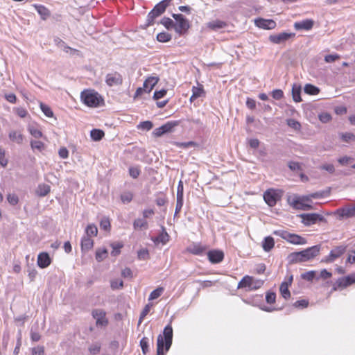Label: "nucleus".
Returning a JSON list of instances; mask_svg holds the SVG:
<instances>
[{"label":"nucleus","mask_w":355,"mask_h":355,"mask_svg":"<svg viewBox=\"0 0 355 355\" xmlns=\"http://www.w3.org/2000/svg\"><path fill=\"white\" fill-rule=\"evenodd\" d=\"M274 234L281 237L287 242L293 245H305L306 240L301 236L291 233L285 230H277L274 232Z\"/></svg>","instance_id":"7ed1b4c3"},{"label":"nucleus","mask_w":355,"mask_h":355,"mask_svg":"<svg viewBox=\"0 0 355 355\" xmlns=\"http://www.w3.org/2000/svg\"><path fill=\"white\" fill-rule=\"evenodd\" d=\"M320 249L319 245H314L302 251L297 252V256H300L301 260L304 262L316 257L319 254Z\"/></svg>","instance_id":"9b49d317"},{"label":"nucleus","mask_w":355,"mask_h":355,"mask_svg":"<svg viewBox=\"0 0 355 355\" xmlns=\"http://www.w3.org/2000/svg\"><path fill=\"white\" fill-rule=\"evenodd\" d=\"M153 241L154 242L165 244L168 241V234L164 231Z\"/></svg>","instance_id":"a18cd8bd"},{"label":"nucleus","mask_w":355,"mask_h":355,"mask_svg":"<svg viewBox=\"0 0 355 355\" xmlns=\"http://www.w3.org/2000/svg\"><path fill=\"white\" fill-rule=\"evenodd\" d=\"M38 14L42 17L43 19H45L47 17L49 16V10L42 5H35L34 6Z\"/></svg>","instance_id":"7c9ffc66"},{"label":"nucleus","mask_w":355,"mask_h":355,"mask_svg":"<svg viewBox=\"0 0 355 355\" xmlns=\"http://www.w3.org/2000/svg\"><path fill=\"white\" fill-rule=\"evenodd\" d=\"M280 197L279 192L275 189H268L263 194L264 200L270 207L275 206Z\"/></svg>","instance_id":"ddd939ff"},{"label":"nucleus","mask_w":355,"mask_h":355,"mask_svg":"<svg viewBox=\"0 0 355 355\" xmlns=\"http://www.w3.org/2000/svg\"><path fill=\"white\" fill-rule=\"evenodd\" d=\"M166 94V89H161L159 91H155L153 95V98L155 100H158L163 98Z\"/></svg>","instance_id":"69168bd1"},{"label":"nucleus","mask_w":355,"mask_h":355,"mask_svg":"<svg viewBox=\"0 0 355 355\" xmlns=\"http://www.w3.org/2000/svg\"><path fill=\"white\" fill-rule=\"evenodd\" d=\"M133 195L130 192H125L121 195V200L123 203H129L132 201Z\"/></svg>","instance_id":"8fccbe9b"},{"label":"nucleus","mask_w":355,"mask_h":355,"mask_svg":"<svg viewBox=\"0 0 355 355\" xmlns=\"http://www.w3.org/2000/svg\"><path fill=\"white\" fill-rule=\"evenodd\" d=\"M7 200L8 201V202L12 205H15L18 203L19 202V198L17 196V195L15 194H13V193H10L7 196Z\"/></svg>","instance_id":"13d9d810"},{"label":"nucleus","mask_w":355,"mask_h":355,"mask_svg":"<svg viewBox=\"0 0 355 355\" xmlns=\"http://www.w3.org/2000/svg\"><path fill=\"white\" fill-rule=\"evenodd\" d=\"M164 290L163 287H158L155 290L153 291L149 295L148 300H154L160 297L163 293Z\"/></svg>","instance_id":"4c0bfd02"},{"label":"nucleus","mask_w":355,"mask_h":355,"mask_svg":"<svg viewBox=\"0 0 355 355\" xmlns=\"http://www.w3.org/2000/svg\"><path fill=\"white\" fill-rule=\"evenodd\" d=\"M153 125L151 121H146L141 122L138 125L137 128L139 129H142L144 130H150L153 128Z\"/></svg>","instance_id":"09e8293b"},{"label":"nucleus","mask_w":355,"mask_h":355,"mask_svg":"<svg viewBox=\"0 0 355 355\" xmlns=\"http://www.w3.org/2000/svg\"><path fill=\"white\" fill-rule=\"evenodd\" d=\"M8 164V160L5 158V150L0 148V164L5 167Z\"/></svg>","instance_id":"e2e57ef3"},{"label":"nucleus","mask_w":355,"mask_h":355,"mask_svg":"<svg viewBox=\"0 0 355 355\" xmlns=\"http://www.w3.org/2000/svg\"><path fill=\"white\" fill-rule=\"evenodd\" d=\"M346 247L344 245H339L331 250L329 256L323 259V261L327 263H331L336 259L339 258L342 254L345 253Z\"/></svg>","instance_id":"2eb2a0df"},{"label":"nucleus","mask_w":355,"mask_h":355,"mask_svg":"<svg viewBox=\"0 0 355 355\" xmlns=\"http://www.w3.org/2000/svg\"><path fill=\"white\" fill-rule=\"evenodd\" d=\"M80 97L83 103L89 107H97L103 101L98 93L92 89L82 92Z\"/></svg>","instance_id":"f03ea898"},{"label":"nucleus","mask_w":355,"mask_h":355,"mask_svg":"<svg viewBox=\"0 0 355 355\" xmlns=\"http://www.w3.org/2000/svg\"><path fill=\"white\" fill-rule=\"evenodd\" d=\"M90 136L94 141H100L104 136V132L98 129H94L91 131Z\"/></svg>","instance_id":"c9c22d12"},{"label":"nucleus","mask_w":355,"mask_h":355,"mask_svg":"<svg viewBox=\"0 0 355 355\" xmlns=\"http://www.w3.org/2000/svg\"><path fill=\"white\" fill-rule=\"evenodd\" d=\"M353 161V158L348 156H344L338 159L339 164L342 166H346Z\"/></svg>","instance_id":"052dcab7"},{"label":"nucleus","mask_w":355,"mask_h":355,"mask_svg":"<svg viewBox=\"0 0 355 355\" xmlns=\"http://www.w3.org/2000/svg\"><path fill=\"white\" fill-rule=\"evenodd\" d=\"M300 93H301L300 86L294 85L292 88V96H293V98L294 101H295V102L302 101Z\"/></svg>","instance_id":"c756f323"},{"label":"nucleus","mask_w":355,"mask_h":355,"mask_svg":"<svg viewBox=\"0 0 355 355\" xmlns=\"http://www.w3.org/2000/svg\"><path fill=\"white\" fill-rule=\"evenodd\" d=\"M158 81V76H150L146 78L143 84V87H139L136 90L135 97L141 96L144 92L150 93Z\"/></svg>","instance_id":"6e6552de"},{"label":"nucleus","mask_w":355,"mask_h":355,"mask_svg":"<svg viewBox=\"0 0 355 355\" xmlns=\"http://www.w3.org/2000/svg\"><path fill=\"white\" fill-rule=\"evenodd\" d=\"M300 216L302 218V222L306 226H310L318 222L325 221V218L322 215L316 213L302 214Z\"/></svg>","instance_id":"9d476101"},{"label":"nucleus","mask_w":355,"mask_h":355,"mask_svg":"<svg viewBox=\"0 0 355 355\" xmlns=\"http://www.w3.org/2000/svg\"><path fill=\"white\" fill-rule=\"evenodd\" d=\"M208 259L212 263H220L224 258V254L220 250H211L207 254Z\"/></svg>","instance_id":"412c9836"},{"label":"nucleus","mask_w":355,"mask_h":355,"mask_svg":"<svg viewBox=\"0 0 355 355\" xmlns=\"http://www.w3.org/2000/svg\"><path fill=\"white\" fill-rule=\"evenodd\" d=\"M254 23L257 27L266 30L274 29L276 27V22L272 19L259 18L255 19Z\"/></svg>","instance_id":"dca6fc26"},{"label":"nucleus","mask_w":355,"mask_h":355,"mask_svg":"<svg viewBox=\"0 0 355 355\" xmlns=\"http://www.w3.org/2000/svg\"><path fill=\"white\" fill-rule=\"evenodd\" d=\"M51 191V187L48 184H39L37 189V194L39 196L44 197L46 196Z\"/></svg>","instance_id":"c85d7f7f"},{"label":"nucleus","mask_w":355,"mask_h":355,"mask_svg":"<svg viewBox=\"0 0 355 355\" xmlns=\"http://www.w3.org/2000/svg\"><path fill=\"white\" fill-rule=\"evenodd\" d=\"M8 137L12 142L21 144L24 140V136L19 130H10L8 133Z\"/></svg>","instance_id":"b1692460"},{"label":"nucleus","mask_w":355,"mask_h":355,"mask_svg":"<svg viewBox=\"0 0 355 355\" xmlns=\"http://www.w3.org/2000/svg\"><path fill=\"white\" fill-rule=\"evenodd\" d=\"M354 283H355V273L340 278L337 281L338 286L340 288H346Z\"/></svg>","instance_id":"aec40b11"},{"label":"nucleus","mask_w":355,"mask_h":355,"mask_svg":"<svg viewBox=\"0 0 355 355\" xmlns=\"http://www.w3.org/2000/svg\"><path fill=\"white\" fill-rule=\"evenodd\" d=\"M140 346L143 354H146L149 351L148 338L144 337L140 340Z\"/></svg>","instance_id":"37998d69"},{"label":"nucleus","mask_w":355,"mask_h":355,"mask_svg":"<svg viewBox=\"0 0 355 355\" xmlns=\"http://www.w3.org/2000/svg\"><path fill=\"white\" fill-rule=\"evenodd\" d=\"M284 96V93L281 89H275L272 92V96L276 100H280Z\"/></svg>","instance_id":"0e129e2a"},{"label":"nucleus","mask_w":355,"mask_h":355,"mask_svg":"<svg viewBox=\"0 0 355 355\" xmlns=\"http://www.w3.org/2000/svg\"><path fill=\"white\" fill-rule=\"evenodd\" d=\"M94 241L88 236H83L81 240V249L83 251H89L93 247Z\"/></svg>","instance_id":"393cba45"},{"label":"nucleus","mask_w":355,"mask_h":355,"mask_svg":"<svg viewBox=\"0 0 355 355\" xmlns=\"http://www.w3.org/2000/svg\"><path fill=\"white\" fill-rule=\"evenodd\" d=\"M315 276V271H309L301 275L302 279L307 281H312L314 279Z\"/></svg>","instance_id":"864d4df0"},{"label":"nucleus","mask_w":355,"mask_h":355,"mask_svg":"<svg viewBox=\"0 0 355 355\" xmlns=\"http://www.w3.org/2000/svg\"><path fill=\"white\" fill-rule=\"evenodd\" d=\"M129 174L132 178H134V179L137 178L140 174V170L138 167H134V166L130 167L129 168Z\"/></svg>","instance_id":"4d7b16f0"},{"label":"nucleus","mask_w":355,"mask_h":355,"mask_svg":"<svg viewBox=\"0 0 355 355\" xmlns=\"http://www.w3.org/2000/svg\"><path fill=\"white\" fill-rule=\"evenodd\" d=\"M44 348L42 346H37L32 349V355H43Z\"/></svg>","instance_id":"338daca9"},{"label":"nucleus","mask_w":355,"mask_h":355,"mask_svg":"<svg viewBox=\"0 0 355 355\" xmlns=\"http://www.w3.org/2000/svg\"><path fill=\"white\" fill-rule=\"evenodd\" d=\"M161 24L164 25L167 29H171L172 28H175V24L171 19L168 17L162 18L161 20Z\"/></svg>","instance_id":"79ce46f5"},{"label":"nucleus","mask_w":355,"mask_h":355,"mask_svg":"<svg viewBox=\"0 0 355 355\" xmlns=\"http://www.w3.org/2000/svg\"><path fill=\"white\" fill-rule=\"evenodd\" d=\"M313 26V21L311 19H306L297 21L294 24L296 30H311Z\"/></svg>","instance_id":"4be33fe9"},{"label":"nucleus","mask_w":355,"mask_h":355,"mask_svg":"<svg viewBox=\"0 0 355 355\" xmlns=\"http://www.w3.org/2000/svg\"><path fill=\"white\" fill-rule=\"evenodd\" d=\"M205 247L199 244H193L191 245L189 248L190 252L197 255L201 254L205 251Z\"/></svg>","instance_id":"473e14b6"},{"label":"nucleus","mask_w":355,"mask_h":355,"mask_svg":"<svg viewBox=\"0 0 355 355\" xmlns=\"http://www.w3.org/2000/svg\"><path fill=\"white\" fill-rule=\"evenodd\" d=\"M85 232L87 234L86 236H88V237H90L92 236H95L97 235L98 229L95 225L90 224V225H87V227H86Z\"/></svg>","instance_id":"58836bf2"},{"label":"nucleus","mask_w":355,"mask_h":355,"mask_svg":"<svg viewBox=\"0 0 355 355\" xmlns=\"http://www.w3.org/2000/svg\"><path fill=\"white\" fill-rule=\"evenodd\" d=\"M92 317L96 320V325L98 327H105L108 324V319L106 312L101 309H95L92 311Z\"/></svg>","instance_id":"1a4fd4ad"},{"label":"nucleus","mask_w":355,"mask_h":355,"mask_svg":"<svg viewBox=\"0 0 355 355\" xmlns=\"http://www.w3.org/2000/svg\"><path fill=\"white\" fill-rule=\"evenodd\" d=\"M157 39L160 42H166L171 40V35L168 33L163 32L157 35Z\"/></svg>","instance_id":"c03bdc74"},{"label":"nucleus","mask_w":355,"mask_h":355,"mask_svg":"<svg viewBox=\"0 0 355 355\" xmlns=\"http://www.w3.org/2000/svg\"><path fill=\"white\" fill-rule=\"evenodd\" d=\"M31 146L33 150L37 149L42 151L44 148V144L40 141L33 140L31 141Z\"/></svg>","instance_id":"de8ad7c7"},{"label":"nucleus","mask_w":355,"mask_h":355,"mask_svg":"<svg viewBox=\"0 0 355 355\" xmlns=\"http://www.w3.org/2000/svg\"><path fill=\"white\" fill-rule=\"evenodd\" d=\"M293 36H295L294 33H281L279 34L270 35L269 40L274 44H282Z\"/></svg>","instance_id":"f3484780"},{"label":"nucleus","mask_w":355,"mask_h":355,"mask_svg":"<svg viewBox=\"0 0 355 355\" xmlns=\"http://www.w3.org/2000/svg\"><path fill=\"white\" fill-rule=\"evenodd\" d=\"M173 341V328L171 324L166 325L163 331V335L159 334L157 339V355H165Z\"/></svg>","instance_id":"f257e3e1"},{"label":"nucleus","mask_w":355,"mask_h":355,"mask_svg":"<svg viewBox=\"0 0 355 355\" xmlns=\"http://www.w3.org/2000/svg\"><path fill=\"white\" fill-rule=\"evenodd\" d=\"M263 284V280L246 275L239 282L238 288H244L246 291H252L259 289Z\"/></svg>","instance_id":"39448f33"},{"label":"nucleus","mask_w":355,"mask_h":355,"mask_svg":"<svg viewBox=\"0 0 355 355\" xmlns=\"http://www.w3.org/2000/svg\"><path fill=\"white\" fill-rule=\"evenodd\" d=\"M287 124L288 126L296 130H300L301 128L300 123L294 119H288L287 121Z\"/></svg>","instance_id":"bf43d9fd"},{"label":"nucleus","mask_w":355,"mask_h":355,"mask_svg":"<svg viewBox=\"0 0 355 355\" xmlns=\"http://www.w3.org/2000/svg\"><path fill=\"white\" fill-rule=\"evenodd\" d=\"M28 130L30 134L36 139L41 138L43 135L42 132L40 130L34 127H29Z\"/></svg>","instance_id":"3c124183"},{"label":"nucleus","mask_w":355,"mask_h":355,"mask_svg":"<svg viewBox=\"0 0 355 355\" xmlns=\"http://www.w3.org/2000/svg\"><path fill=\"white\" fill-rule=\"evenodd\" d=\"M172 17L176 21L175 31L179 35L184 34L190 27L189 21L182 14H173Z\"/></svg>","instance_id":"0eeeda50"},{"label":"nucleus","mask_w":355,"mask_h":355,"mask_svg":"<svg viewBox=\"0 0 355 355\" xmlns=\"http://www.w3.org/2000/svg\"><path fill=\"white\" fill-rule=\"evenodd\" d=\"M178 121H168L163 125L155 128L153 130V134L155 137H159L166 133L171 132L173 129L178 125Z\"/></svg>","instance_id":"f8f14e48"},{"label":"nucleus","mask_w":355,"mask_h":355,"mask_svg":"<svg viewBox=\"0 0 355 355\" xmlns=\"http://www.w3.org/2000/svg\"><path fill=\"white\" fill-rule=\"evenodd\" d=\"M207 28L209 29L214 31H218L221 29L225 28L227 26V24L226 22L221 21V20H213L211 21H209L206 24Z\"/></svg>","instance_id":"a211bd4d"},{"label":"nucleus","mask_w":355,"mask_h":355,"mask_svg":"<svg viewBox=\"0 0 355 355\" xmlns=\"http://www.w3.org/2000/svg\"><path fill=\"white\" fill-rule=\"evenodd\" d=\"M135 230L148 229V222L144 218H137L133 222Z\"/></svg>","instance_id":"cd10ccee"},{"label":"nucleus","mask_w":355,"mask_h":355,"mask_svg":"<svg viewBox=\"0 0 355 355\" xmlns=\"http://www.w3.org/2000/svg\"><path fill=\"white\" fill-rule=\"evenodd\" d=\"M105 83L110 87L119 86L123 83V77L119 73L113 71L106 75Z\"/></svg>","instance_id":"4468645a"},{"label":"nucleus","mask_w":355,"mask_h":355,"mask_svg":"<svg viewBox=\"0 0 355 355\" xmlns=\"http://www.w3.org/2000/svg\"><path fill=\"white\" fill-rule=\"evenodd\" d=\"M342 139L345 142L355 141V135L350 132H345L341 135Z\"/></svg>","instance_id":"603ef678"},{"label":"nucleus","mask_w":355,"mask_h":355,"mask_svg":"<svg viewBox=\"0 0 355 355\" xmlns=\"http://www.w3.org/2000/svg\"><path fill=\"white\" fill-rule=\"evenodd\" d=\"M153 306V304L151 303H149V304H147L144 309L142 310L141 314H140V316H139V321H138V325H140L143 321V320L144 319V318L148 315V313L150 312L151 308Z\"/></svg>","instance_id":"f704fd0d"},{"label":"nucleus","mask_w":355,"mask_h":355,"mask_svg":"<svg viewBox=\"0 0 355 355\" xmlns=\"http://www.w3.org/2000/svg\"><path fill=\"white\" fill-rule=\"evenodd\" d=\"M100 227L104 230H108L110 227V222L108 218H103L101 220Z\"/></svg>","instance_id":"6e6d98bb"},{"label":"nucleus","mask_w":355,"mask_h":355,"mask_svg":"<svg viewBox=\"0 0 355 355\" xmlns=\"http://www.w3.org/2000/svg\"><path fill=\"white\" fill-rule=\"evenodd\" d=\"M309 302L306 300H301L295 302L293 306L296 308H305L308 306Z\"/></svg>","instance_id":"774afa93"},{"label":"nucleus","mask_w":355,"mask_h":355,"mask_svg":"<svg viewBox=\"0 0 355 355\" xmlns=\"http://www.w3.org/2000/svg\"><path fill=\"white\" fill-rule=\"evenodd\" d=\"M101 346L100 343H95L92 344L89 347L88 350L90 352V354H97L99 353V352L101 350Z\"/></svg>","instance_id":"49530a36"},{"label":"nucleus","mask_w":355,"mask_h":355,"mask_svg":"<svg viewBox=\"0 0 355 355\" xmlns=\"http://www.w3.org/2000/svg\"><path fill=\"white\" fill-rule=\"evenodd\" d=\"M171 0H163L158 3L148 13L147 17V26L153 24L154 19L164 12Z\"/></svg>","instance_id":"423d86ee"},{"label":"nucleus","mask_w":355,"mask_h":355,"mask_svg":"<svg viewBox=\"0 0 355 355\" xmlns=\"http://www.w3.org/2000/svg\"><path fill=\"white\" fill-rule=\"evenodd\" d=\"M123 246L122 243L117 242L112 243L111 247L112 248V251L111 252V254L114 257L119 255Z\"/></svg>","instance_id":"ea45409f"},{"label":"nucleus","mask_w":355,"mask_h":355,"mask_svg":"<svg viewBox=\"0 0 355 355\" xmlns=\"http://www.w3.org/2000/svg\"><path fill=\"white\" fill-rule=\"evenodd\" d=\"M138 258L139 259L146 260L149 258V253L147 249H141L138 251Z\"/></svg>","instance_id":"5fc2aeb1"},{"label":"nucleus","mask_w":355,"mask_h":355,"mask_svg":"<svg viewBox=\"0 0 355 355\" xmlns=\"http://www.w3.org/2000/svg\"><path fill=\"white\" fill-rule=\"evenodd\" d=\"M51 263V260L48 253L42 252L40 253L37 257V265L41 268H45L48 267Z\"/></svg>","instance_id":"6ab92c4d"},{"label":"nucleus","mask_w":355,"mask_h":355,"mask_svg":"<svg viewBox=\"0 0 355 355\" xmlns=\"http://www.w3.org/2000/svg\"><path fill=\"white\" fill-rule=\"evenodd\" d=\"M107 250L105 248L98 249L96 252V259L98 262L103 261L107 256Z\"/></svg>","instance_id":"e433bc0d"},{"label":"nucleus","mask_w":355,"mask_h":355,"mask_svg":"<svg viewBox=\"0 0 355 355\" xmlns=\"http://www.w3.org/2000/svg\"><path fill=\"white\" fill-rule=\"evenodd\" d=\"M337 212L341 218L355 217V207L339 209Z\"/></svg>","instance_id":"5701e85b"},{"label":"nucleus","mask_w":355,"mask_h":355,"mask_svg":"<svg viewBox=\"0 0 355 355\" xmlns=\"http://www.w3.org/2000/svg\"><path fill=\"white\" fill-rule=\"evenodd\" d=\"M276 295L273 292H268L266 295V300L268 304H273L275 302Z\"/></svg>","instance_id":"680f3d73"},{"label":"nucleus","mask_w":355,"mask_h":355,"mask_svg":"<svg viewBox=\"0 0 355 355\" xmlns=\"http://www.w3.org/2000/svg\"><path fill=\"white\" fill-rule=\"evenodd\" d=\"M275 245L274 239L271 236H267L262 242V248L266 252L270 251Z\"/></svg>","instance_id":"a878e982"},{"label":"nucleus","mask_w":355,"mask_h":355,"mask_svg":"<svg viewBox=\"0 0 355 355\" xmlns=\"http://www.w3.org/2000/svg\"><path fill=\"white\" fill-rule=\"evenodd\" d=\"M304 89L305 93H306L308 94H311V95H316L320 92V89L318 87H317L313 85H311V84H306L304 86Z\"/></svg>","instance_id":"72a5a7b5"},{"label":"nucleus","mask_w":355,"mask_h":355,"mask_svg":"<svg viewBox=\"0 0 355 355\" xmlns=\"http://www.w3.org/2000/svg\"><path fill=\"white\" fill-rule=\"evenodd\" d=\"M310 201V196H294L288 198V202L291 206L295 209L309 210L312 209V206L307 204L306 202Z\"/></svg>","instance_id":"20e7f679"},{"label":"nucleus","mask_w":355,"mask_h":355,"mask_svg":"<svg viewBox=\"0 0 355 355\" xmlns=\"http://www.w3.org/2000/svg\"><path fill=\"white\" fill-rule=\"evenodd\" d=\"M40 107L42 111V112L47 116V117H53V112L51 110V107L48 105L44 104L43 103H40Z\"/></svg>","instance_id":"a19ab883"},{"label":"nucleus","mask_w":355,"mask_h":355,"mask_svg":"<svg viewBox=\"0 0 355 355\" xmlns=\"http://www.w3.org/2000/svg\"><path fill=\"white\" fill-rule=\"evenodd\" d=\"M205 94V92L202 86L200 87H192V95L190 98V101L193 102L196 98L202 96Z\"/></svg>","instance_id":"bb28decb"},{"label":"nucleus","mask_w":355,"mask_h":355,"mask_svg":"<svg viewBox=\"0 0 355 355\" xmlns=\"http://www.w3.org/2000/svg\"><path fill=\"white\" fill-rule=\"evenodd\" d=\"M288 283L284 282L282 283L279 288L281 295L286 300L288 299L291 296V293L288 290Z\"/></svg>","instance_id":"2f4dec72"}]
</instances>
